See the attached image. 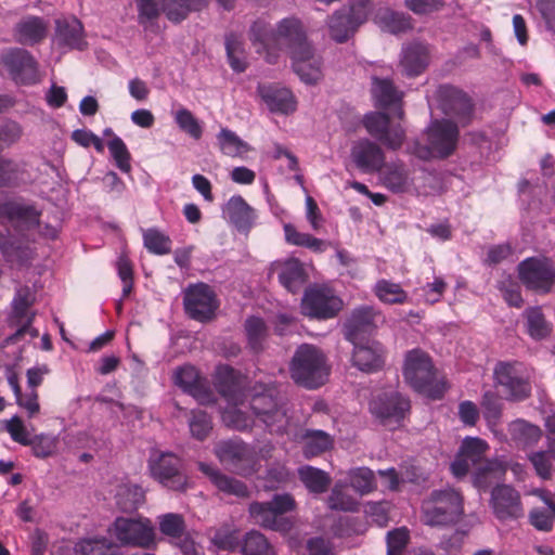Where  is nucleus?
Wrapping results in <instances>:
<instances>
[{"label": "nucleus", "mask_w": 555, "mask_h": 555, "mask_svg": "<svg viewBox=\"0 0 555 555\" xmlns=\"http://www.w3.org/2000/svg\"><path fill=\"white\" fill-rule=\"evenodd\" d=\"M298 476L305 487L315 494L326 492L332 481L327 473L309 465L300 467Z\"/></svg>", "instance_id": "obj_40"}, {"label": "nucleus", "mask_w": 555, "mask_h": 555, "mask_svg": "<svg viewBox=\"0 0 555 555\" xmlns=\"http://www.w3.org/2000/svg\"><path fill=\"white\" fill-rule=\"evenodd\" d=\"M107 147L117 168L125 173L130 172L131 154L122 139L118 135H114V138L107 142Z\"/></svg>", "instance_id": "obj_54"}, {"label": "nucleus", "mask_w": 555, "mask_h": 555, "mask_svg": "<svg viewBox=\"0 0 555 555\" xmlns=\"http://www.w3.org/2000/svg\"><path fill=\"white\" fill-rule=\"evenodd\" d=\"M143 245L149 253L164 256L171 253V238L156 228L143 231Z\"/></svg>", "instance_id": "obj_46"}, {"label": "nucleus", "mask_w": 555, "mask_h": 555, "mask_svg": "<svg viewBox=\"0 0 555 555\" xmlns=\"http://www.w3.org/2000/svg\"><path fill=\"white\" fill-rule=\"evenodd\" d=\"M215 387L225 400L237 405L244 400L242 377L230 365H219L215 374Z\"/></svg>", "instance_id": "obj_27"}, {"label": "nucleus", "mask_w": 555, "mask_h": 555, "mask_svg": "<svg viewBox=\"0 0 555 555\" xmlns=\"http://www.w3.org/2000/svg\"><path fill=\"white\" fill-rule=\"evenodd\" d=\"M526 332L534 340L546 338L552 332V324L546 320L541 307H528L522 312Z\"/></svg>", "instance_id": "obj_36"}, {"label": "nucleus", "mask_w": 555, "mask_h": 555, "mask_svg": "<svg viewBox=\"0 0 555 555\" xmlns=\"http://www.w3.org/2000/svg\"><path fill=\"white\" fill-rule=\"evenodd\" d=\"M243 555H275L274 547L264 534L251 530L244 537L242 544Z\"/></svg>", "instance_id": "obj_47"}, {"label": "nucleus", "mask_w": 555, "mask_h": 555, "mask_svg": "<svg viewBox=\"0 0 555 555\" xmlns=\"http://www.w3.org/2000/svg\"><path fill=\"white\" fill-rule=\"evenodd\" d=\"M183 305L192 320L203 323L212 320L219 308L215 292L205 283L189 286L184 293Z\"/></svg>", "instance_id": "obj_17"}, {"label": "nucleus", "mask_w": 555, "mask_h": 555, "mask_svg": "<svg viewBox=\"0 0 555 555\" xmlns=\"http://www.w3.org/2000/svg\"><path fill=\"white\" fill-rule=\"evenodd\" d=\"M374 294L382 302L387 305H402L408 301V293L402 286L386 279L376 282Z\"/></svg>", "instance_id": "obj_42"}, {"label": "nucleus", "mask_w": 555, "mask_h": 555, "mask_svg": "<svg viewBox=\"0 0 555 555\" xmlns=\"http://www.w3.org/2000/svg\"><path fill=\"white\" fill-rule=\"evenodd\" d=\"M189 427L193 438L203 441L212 429L210 416L203 410H193L189 418Z\"/></svg>", "instance_id": "obj_55"}, {"label": "nucleus", "mask_w": 555, "mask_h": 555, "mask_svg": "<svg viewBox=\"0 0 555 555\" xmlns=\"http://www.w3.org/2000/svg\"><path fill=\"white\" fill-rule=\"evenodd\" d=\"M113 535L121 546L155 548L156 532L146 517H117L113 522Z\"/></svg>", "instance_id": "obj_10"}, {"label": "nucleus", "mask_w": 555, "mask_h": 555, "mask_svg": "<svg viewBox=\"0 0 555 555\" xmlns=\"http://www.w3.org/2000/svg\"><path fill=\"white\" fill-rule=\"evenodd\" d=\"M256 52L264 54L269 64H276L283 51L293 60L294 72L306 83H317L322 77V62L308 42L302 24L297 18L282 20L274 30L264 20H257L249 30Z\"/></svg>", "instance_id": "obj_1"}, {"label": "nucleus", "mask_w": 555, "mask_h": 555, "mask_svg": "<svg viewBox=\"0 0 555 555\" xmlns=\"http://www.w3.org/2000/svg\"><path fill=\"white\" fill-rule=\"evenodd\" d=\"M482 414L490 426H496L502 416V402L493 391H486L481 401Z\"/></svg>", "instance_id": "obj_56"}, {"label": "nucleus", "mask_w": 555, "mask_h": 555, "mask_svg": "<svg viewBox=\"0 0 555 555\" xmlns=\"http://www.w3.org/2000/svg\"><path fill=\"white\" fill-rule=\"evenodd\" d=\"M49 21L42 16L25 15L12 28V37L24 47H35L43 42L49 34Z\"/></svg>", "instance_id": "obj_23"}, {"label": "nucleus", "mask_w": 555, "mask_h": 555, "mask_svg": "<svg viewBox=\"0 0 555 555\" xmlns=\"http://www.w3.org/2000/svg\"><path fill=\"white\" fill-rule=\"evenodd\" d=\"M496 386L508 400L520 401L531 393L529 376L522 363L500 361L493 370Z\"/></svg>", "instance_id": "obj_12"}, {"label": "nucleus", "mask_w": 555, "mask_h": 555, "mask_svg": "<svg viewBox=\"0 0 555 555\" xmlns=\"http://www.w3.org/2000/svg\"><path fill=\"white\" fill-rule=\"evenodd\" d=\"M372 94L380 107L387 108L401 102L402 93L390 79L373 77Z\"/></svg>", "instance_id": "obj_39"}, {"label": "nucleus", "mask_w": 555, "mask_h": 555, "mask_svg": "<svg viewBox=\"0 0 555 555\" xmlns=\"http://www.w3.org/2000/svg\"><path fill=\"white\" fill-rule=\"evenodd\" d=\"M430 52L427 44L412 42L403 48L400 65L409 77L421 75L429 64Z\"/></svg>", "instance_id": "obj_31"}, {"label": "nucleus", "mask_w": 555, "mask_h": 555, "mask_svg": "<svg viewBox=\"0 0 555 555\" xmlns=\"http://www.w3.org/2000/svg\"><path fill=\"white\" fill-rule=\"evenodd\" d=\"M222 418L227 426L240 431H246L253 427L250 416L236 408L225 410L222 414Z\"/></svg>", "instance_id": "obj_59"}, {"label": "nucleus", "mask_w": 555, "mask_h": 555, "mask_svg": "<svg viewBox=\"0 0 555 555\" xmlns=\"http://www.w3.org/2000/svg\"><path fill=\"white\" fill-rule=\"evenodd\" d=\"M542 500L546 506L533 508L529 513V521L537 530L548 532L555 520V503L548 495H542Z\"/></svg>", "instance_id": "obj_45"}, {"label": "nucleus", "mask_w": 555, "mask_h": 555, "mask_svg": "<svg viewBox=\"0 0 555 555\" xmlns=\"http://www.w3.org/2000/svg\"><path fill=\"white\" fill-rule=\"evenodd\" d=\"M521 283L538 294H548L555 284V264L546 257H529L517 266Z\"/></svg>", "instance_id": "obj_13"}, {"label": "nucleus", "mask_w": 555, "mask_h": 555, "mask_svg": "<svg viewBox=\"0 0 555 555\" xmlns=\"http://www.w3.org/2000/svg\"><path fill=\"white\" fill-rule=\"evenodd\" d=\"M175 121L178 127L191 138L198 140L202 137V126L188 108L182 107L178 109L175 114Z\"/></svg>", "instance_id": "obj_57"}, {"label": "nucleus", "mask_w": 555, "mask_h": 555, "mask_svg": "<svg viewBox=\"0 0 555 555\" xmlns=\"http://www.w3.org/2000/svg\"><path fill=\"white\" fill-rule=\"evenodd\" d=\"M53 41L61 49L83 51L88 47L83 25L76 17L55 20Z\"/></svg>", "instance_id": "obj_25"}, {"label": "nucleus", "mask_w": 555, "mask_h": 555, "mask_svg": "<svg viewBox=\"0 0 555 555\" xmlns=\"http://www.w3.org/2000/svg\"><path fill=\"white\" fill-rule=\"evenodd\" d=\"M215 453L219 461L241 476H251L257 472L258 457L254 448L242 440L221 441Z\"/></svg>", "instance_id": "obj_15"}, {"label": "nucleus", "mask_w": 555, "mask_h": 555, "mask_svg": "<svg viewBox=\"0 0 555 555\" xmlns=\"http://www.w3.org/2000/svg\"><path fill=\"white\" fill-rule=\"evenodd\" d=\"M35 301L36 296L30 287L21 286L15 291L7 322L10 327H16V331L7 338L8 343L15 344L26 334L33 338L38 337L39 332L31 326L36 315L31 310Z\"/></svg>", "instance_id": "obj_9"}, {"label": "nucleus", "mask_w": 555, "mask_h": 555, "mask_svg": "<svg viewBox=\"0 0 555 555\" xmlns=\"http://www.w3.org/2000/svg\"><path fill=\"white\" fill-rule=\"evenodd\" d=\"M460 138V130L450 119H436L427 129L428 146L418 152L420 157L433 156L447 158L454 153Z\"/></svg>", "instance_id": "obj_14"}, {"label": "nucleus", "mask_w": 555, "mask_h": 555, "mask_svg": "<svg viewBox=\"0 0 555 555\" xmlns=\"http://www.w3.org/2000/svg\"><path fill=\"white\" fill-rule=\"evenodd\" d=\"M33 453L35 456L46 459L51 456L56 448L55 439L51 437H35L30 440Z\"/></svg>", "instance_id": "obj_64"}, {"label": "nucleus", "mask_w": 555, "mask_h": 555, "mask_svg": "<svg viewBox=\"0 0 555 555\" xmlns=\"http://www.w3.org/2000/svg\"><path fill=\"white\" fill-rule=\"evenodd\" d=\"M223 214L240 232H248L256 220L255 209L241 195H233L229 198Z\"/></svg>", "instance_id": "obj_29"}, {"label": "nucleus", "mask_w": 555, "mask_h": 555, "mask_svg": "<svg viewBox=\"0 0 555 555\" xmlns=\"http://www.w3.org/2000/svg\"><path fill=\"white\" fill-rule=\"evenodd\" d=\"M259 93L270 111L291 114L296 109V100L291 90L275 86H260Z\"/></svg>", "instance_id": "obj_33"}, {"label": "nucleus", "mask_w": 555, "mask_h": 555, "mask_svg": "<svg viewBox=\"0 0 555 555\" xmlns=\"http://www.w3.org/2000/svg\"><path fill=\"white\" fill-rule=\"evenodd\" d=\"M402 374L415 391L431 399L442 398L446 391L444 384L436 380V370L430 357L418 348L405 353Z\"/></svg>", "instance_id": "obj_3"}, {"label": "nucleus", "mask_w": 555, "mask_h": 555, "mask_svg": "<svg viewBox=\"0 0 555 555\" xmlns=\"http://www.w3.org/2000/svg\"><path fill=\"white\" fill-rule=\"evenodd\" d=\"M509 433L515 441L524 446H529L537 442L542 434L538 426L527 423L522 420L513 422L509 426Z\"/></svg>", "instance_id": "obj_51"}, {"label": "nucleus", "mask_w": 555, "mask_h": 555, "mask_svg": "<svg viewBox=\"0 0 555 555\" xmlns=\"http://www.w3.org/2000/svg\"><path fill=\"white\" fill-rule=\"evenodd\" d=\"M436 99L446 115L456 118L463 125L470 121L474 105L470 98L461 89L441 85L436 91Z\"/></svg>", "instance_id": "obj_18"}, {"label": "nucleus", "mask_w": 555, "mask_h": 555, "mask_svg": "<svg viewBox=\"0 0 555 555\" xmlns=\"http://www.w3.org/2000/svg\"><path fill=\"white\" fill-rule=\"evenodd\" d=\"M488 448L485 440L478 437H467L463 440L460 452L478 465L479 473H488L490 464L485 462V453Z\"/></svg>", "instance_id": "obj_41"}, {"label": "nucleus", "mask_w": 555, "mask_h": 555, "mask_svg": "<svg viewBox=\"0 0 555 555\" xmlns=\"http://www.w3.org/2000/svg\"><path fill=\"white\" fill-rule=\"evenodd\" d=\"M250 409L254 415L264 424L270 434L283 435L289 424L285 404L278 397L272 387H262L250 399Z\"/></svg>", "instance_id": "obj_7"}, {"label": "nucleus", "mask_w": 555, "mask_h": 555, "mask_svg": "<svg viewBox=\"0 0 555 555\" xmlns=\"http://www.w3.org/2000/svg\"><path fill=\"white\" fill-rule=\"evenodd\" d=\"M305 437V454L308 457L320 455L333 446L331 436L323 430H307Z\"/></svg>", "instance_id": "obj_50"}, {"label": "nucleus", "mask_w": 555, "mask_h": 555, "mask_svg": "<svg viewBox=\"0 0 555 555\" xmlns=\"http://www.w3.org/2000/svg\"><path fill=\"white\" fill-rule=\"evenodd\" d=\"M330 36L338 43L346 42L354 35L360 23L354 21L346 9L337 10L328 20Z\"/></svg>", "instance_id": "obj_35"}, {"label": "nucleus", "mask_w": 555, "mask_h": 555, "mask_svg": "<svg viewBox=\"0 0 555 555\" xmlns=\"http://www.w3.org/2000/svg\"><path fill=\"white\" fill-rule=\"evenodd\" d=\"M147 468L151 477L164 488L178 492L188 489V476L183 469V462L175 453L152 451Z\"/></svg>", "instance_id": "obj_8"}, {"label": "nucleus", "mask_w": 555, "mask_h": 555, "mask_svg": "<svg viewBox=\"0 0 555 555\" xmlns=\"http://www.w3.org/2000/svg\"><path fill=\"white\" fill-rule=\"evenodd\" d=\"M378 18L392 34L402 33L411 28L410 20L402 13L386 10L378 15Z\"/></svg>", "instance_id": "obj_60"}, {"label": "nucleus", "mask_w": 555, "mask_h": 555, "mask_svg": "<svg viewBox=\"0 0 555 555\" xmlns=\"http://www.w3.org/2000/svg\"><path fill=\"white\" fill-rule=\"evenodd\" d=\"M206 0H137L138 21L145 30L156 31L160 11L173 23H180L193 11H201Z\"/></svg>", "instance_id": "obj_4"}, {"label": "nucleus", "mask_w": 555, "mask_h": 555, "mask_svg": "<svg viewBox=\"0 0 555 555\" xmlns=\"http://www.w3.org/2000/svg\"><path fill=\"white\" fill-rule=\"evenodd\" d=\"M352 363L362 372L373 373L380 370L385 363V350L376 340H357L352 343Z\"/></svg>", "instance_id": "obj_26"}, {"label": "nucleus", "mask_w": 555, "mask_h": 555, "mask_svg": "<svg viewBox=\"0 0 555 555\" xmlns=\"http://www.w3.org/2000/svg\"><path fill=\"white\" fill-rule=\"evenodd\" d=\"M344 302L334 291L324 286H310L305 289L300 312L310 320L325 321L338 315Z\"/></svg>", "instance_id": "obj_11"}, {"label": "nucleus", "mask_w": 555, "mask_h": 555, "mask_svg": "<svg viewBox=\"0 0 555 555\" xmlns=\"http://www.w3.org/2000/svg\"><path fill=\"white\" fill-rule=\"evenodd\" d=\"M491 506L500 521L516 520L524 516L520 494L511 486L500 485L491 492Z\"/></svg>", "instance_id": "obj_22"}, {"label": "nucleus", "mask_w": 555, "mask_h": 555, "mask_svg": "<svg viewBox=\"0 0 555 555\" xmlns=\"http://www.w3.org/2000/svg\"><path fill=\"white\" fill-rule=\"evenodd\" d=\"M145 500L144 490L138 485H120L116 492V505L121 512L137 511Z\"/></svg>", "instance_id": "obj_38"}, {"label": "nucleus", "mask_w": 555, "mask_h": 555, "mask_svg": "<svg viewBox=\"0 0 555 555\" xmlns=\"http://www.w3.org/2000/svg\"><path fill=\"white\" fill-rule=\"evenodd\" d=\"M350 158L356 168L363 173L379 172L385 165L383 150L369 139H361L353 143Z\"/></svg>", "instance_id": "obj_24"}, {"label": "nucleus", "mask_w": 555, "mask_h": 555, "mask_svg": "<svg viewBox=\"0 0 555 555\" xmlns=\"http://www.w3.org/2000/svg\"><path fill=\"white\" fill-rule=\"evenodd\" d=\"M278 278L287 292L297 294L306 284L308 274L302 262L293 258L281 266Z\"/></svg>", "instance_id": "obj_34"}, {"label": "nucleus", "mask_w": 555, "mask_h": 555, "mask_svg": "<svg viewBox=\"0 0 555 555\" xmlns=\"http://www.w3.org/2000/svg\"><path fill=\"white\" fill-rule=\"evenodd\" d=\"M289 374L295 384L317 389L325 384L330 374L326 356L314 345L302 344L292 358Z\"/></svg>", "instance_id": "obj_2"}, {"label": "nucleus", "mask_w": 555, "mask_h": 555, "mask_svg": "<svg viewBox=\"0 0 555 555\" xmlns=\"http://www.w3.org/2000/svg\"><path fill=\"white\" fill-rule=\"evenodd\" d=\"M159 531L172 539L180 540L185 535L186 525L181 514L167 513L158 517Z\"/></svg>", "instance_id": "obj_49"}, {"label": "nucleus", "mask_w": 555, "mask_h": 555, "mask_svg": "<svg viewBox=\"0 0 555 555\" xmlns=\"http://www.w3.org/2000/svg\"><path fill=\"white\" fill-rule=\"evenodd\" d=\"M173 379L178 387L196 399L199 404H212L216 402L208 380L193 365L185 364L178 367Z\"/></svg>", "instance_id": "obj_20"}, {"label": "nucleus", "mask_w": 555, "mask_h": 555, "mask_svg": "<svg viewBox=\"0 0 555 555\" xmlns=\"http://www.w3.org/2000/svg\"><path fill=\"white\" fill-rule=\"evenodd\" d=\"M383 184L393 193H403L410 184V173L402 163L384 165Z\"/></svg>", "instance_id": "obj_37"}, {"label": "nucleus", "mask_w": 555, "mask_h": 555, "mask_svg": "<svg viewBox=\"0 0 555 555\" xmlns=\"http://www.w3.org/2000/svg\"><path fill=\"white\" fill-rule=\"evenodd\" d=\"M289 472L285 466L275 465L267 469L263 487L268 490H274L287 483Z\"/></svg>", "instance_id": "obj_62"}, {"label": "nucleus", "mask_w": 555, "mask_h": 555, "mask_svg": "<svg viewBox=\"0 0 555 555\" xmlns=\"http://www.w3.org/2000/svg\"><path fill=\"white\" fill-rule=\"evenodd\" d=\"M406 528H397L387 533V555H400L409 542Z\"/></svg>", "instance_id": "obj_61"}, {"label": "nucleus", "mask_w": 555, "mask_h": 555, "mask_svg": "<svg viewBox=\"0 0 555 555\" xmlns=\"http://www.w3.org/2000/svg\"><path fill=\"white\" fill-rule=\"evenodd\" d=\"M376 315L377 312L370 306L353 309L345 323L346 339L356 343L362 340L364 335H370L376 327Z\"/></svg>", "instance_id": "obj_28"}, {"label": "nucleus", "mask_w": 555, "mask_h": 555, "mask_svg": "<svg viewBox=\"0 0 555 555\" xmlns=\"http://www.w3.org/2000/svg\"><path fill=\"white\" fill-rule=\"evenodd\" d=\"M1 64L17 85H34L39 80V65L23 48H9L1 54Z\"/></svg>", "instance_id": "obj_16"}, {"label": "nucleus", "mask_w": 555, "mask_h": 555, "mask_svg": "<svg viewBox=\"0 0 555 555\" xmlns=\"http://www.w3.org/2000/svg\"><path fill=\"white\" fill-rule=\"evenodd\" d=\"M351 486L360 494H369L376 489L374 473L365 467L357 468L351 474Z\"/></svg>", "instance_id": "obj_58"}, {"label": "nucleus", "mask_w": 555, "mask_h": 555, "mask_svg": "<svg viewBox=\"0 0 555 555\" xmlns=\"http://www.w3.org/2000/svg\"><path fill=\"white\" fill-rule=\"evenodd\" d=\"M285 241L293 246L306 247L315 253H322L325 244L322 240L311 234L299 232L292 223H285L283 227Z\"/></svg>", "instance_id": "obj_44"}, {"label": "nucleus", "mask_w": 555, "mask_h": 555, "mask_svg": "<svg viewBox=\"0 0 555 555\" xmlns=\"http://www.w3.org/2000/svg\"><path fill=\"white\" fill-rule=\"evenodd\" d=\"M245 331L248 345L255 352L262 350V343L267 336L264 321L258 317H250L245 321Z\"/></svg>", "instance_id": "obj_53"}, {"label": "nucleus", "mask_w": 555, "mask_h": 555, "mask_svg": "<svg viewBox=\"0 0 555 555\" xmlns=\"http://www.w3.org/2000/svg\"><path fill=\"white\" fill-rule=\"evenodd\" d=\"M217 139L220 151L227 156L237 157L248 150L247 143L228 128H222Z\"/></svg>", "instance_id": "obj_48"}, {"label": "nucleus", "mask_w": 555, "mask_h": 555, "mask_svg": "<svg viewBox=\"0 0 555 555\" xmlns=\"http://www.w3.org/2000/svg\"><path fill=\"white\" fill-rule=\"evenodd\" d=\"M41 212L34 206L17 201L0 199V217L18 222L27 229H35L40 223Z\"/></svg>", "instance_id": "obj_30"}, {"label": "nucleus", "mask_w": 555, "mask_h": 555, "mask_svg": "<svg viewBox=\"0 0 555 555\" xmlns=\"http://www.w3.org/2000/svg\"><path fill=\"white\" fill-rule=\"evenodd\" d=\"M410 400L399 392L382 393L370 404L372 413L384 425H399L404 418L405 413L410 411Z\"/></svg>", "instance_id": "obj_21"}, {"label": "nucleus", "mask_w": 555, "mask_h": 555, "mask_svg": "<svg viewBox=\"0 0 555 555\" xmlns=\"http://www.w3.org/2000/svg\"><path fill=\"white\" fill-rule=\"evenodd\" d=\"M79 551L81 555H121L119 546L106 538L83 540Z\"/></svg>", "instance_id": "obj_52"}, {"label": "nucleus", "mask_w": 555, "mask_h": 555, "mask_svg": "<svg viewBox=\"0 0 555 555\" xmlns=\"http://www.w3.org/2000/svg\"><path fill=\"white\" fill-rule=\"evenodd\" d=\"M296 508V501L289 493L274 494L269 502H253L248 513L254 524L274 531H286L292 524L284 514Z\"/></svg>", "instance_id": "obj_6"}, {"label": "nucleus", "mask_w": 555, "mask_h": 555, "mask_svg": "<svg viewBox=\"0 0 555 555\" xmlns=\"http://www.w3.org/2000/svg\"><path fill=\"white\" fill-rule=\"evenodd\" d=\"M198 469L209 478L219 491L237 498L249 495L248 487L243 481L222 474L218 468L201 462L198 463Z\"/></svg>", "instance_id": "obj_32"}, {"label": "nucleus", "mask_w": 555, "mask_h": 555, "mask_svg": "<svg viewBox=\"0 0 555 555\" xmlns=\"http://www.w3.org/2000/svg\"><path fill=\"white\" fill-rule=\"evenodd\" d=\"M225 51L230 67L236 73H243L247 68L246 53L241 38L230 33L225 36Z\"/></svg>", "instance_id": "obj_43"}, {"label": "nucleus", "mask_w": 555, "mask_h": 555, "mask_svg": "<svg viewBox=\"0 0 555 555\" xmlns=\"http://www.w3.org/2000/svg\"><path fill=\"white\" fill-rule=\"evenodd\" d=\"M463 512V498L460 492L451 488L434 490L422 502L423 520L431 527L456 524Z\"/></svg>", "instance_id": "obj_5"}, {"label": "nucleus", "mask_w": 555, "mask_h": 555, "mask_svg": "<svg viewBox=\"0 0 555 555\" xmlns=\"http://www.w3.org/2000/svg\"><path fill=\"white\" fill-rule=\"evenodd\" d=\"M363 125L371 137L390 150H398L405 139V131L400 126H390V118L385 113L374 112L366 114Z\"/></svg>", "instance_id": "obj_19"}, {"label": "nucleus", "mask_w": 555, "mask_h": 555, "mask_svg": "<svg viewBox=\"0 0 555 555\" xmlns=\"http://www.w3.org/2000/svg\"><path fill=\"white\" fill-rule=\"evenodd\" d=\"M20 173V166L12 159L0 157V188L13 185Z\"/></svg>", "instance_id": "obj_63"}]
</instances>
